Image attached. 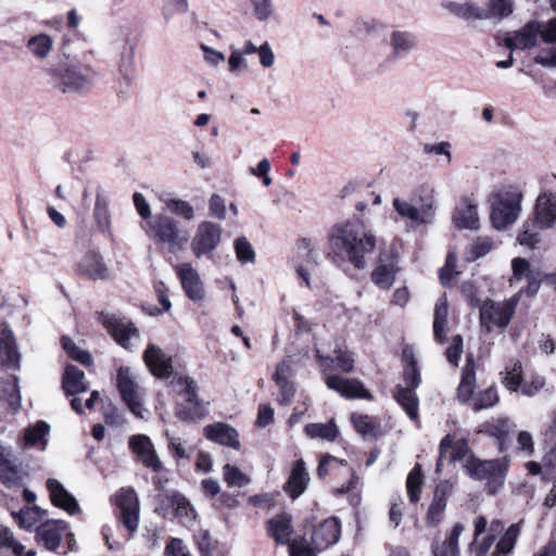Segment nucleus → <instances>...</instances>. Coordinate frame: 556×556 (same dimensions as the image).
Listing matches in <instances>:
<instances>
[{
	"mask_svg": "<svg viewBox=\"0 0 556 556\" xmlns=\"http://www.w3.org/2000/svg\"><path fill=\"white\" fill-rule=\"evenodd\" d=\"M328 241L334 257L356 269L367 266L366 257L377 247V237L371 227L358 217L332 226Z\"/></svg>",
	"mask_w": 556,
	"mask_h": 556,
	"instance_id": "obj_1",
	"label": "nucleus"
},
{
	"mask_svg": "<svg viewBox=\"0 0 556 556\" xmlns=\"http://www.w3.org/2000/svg\"><path fill=\"white\" fill-rule=\"evenodd\" d=\"M333 356L327 354L319 348H316V361L320 366L321 372L326 375L325 383L328 389L338 392L344 397L370 399V393L364 386L355 379L343 378L338 375H330L333 368L349 374L354 368V358L346 345L339 340L333 343Z\"/></svg>",
	"mask_w": 556,
	"mask_h": 556,
	"instance_id": "obj_2",
	"label": "nucleus"
},
{
	"mask_svg": "<svg viewBox=\"0 0 556 556\" xmlns=\"http://www.w3.org/2000/svg\"><path fill=\"white\" fill-rule=\"evenodd\" d=\"M392 204L395 212L414 226L431 225L435 220L437 200L432 187L420 186L414 191L410 201L394 198Z\"/></svg>",
	"mask_w": 556,
	"mask_h": 556,
	"instance_id": "obj_3",
	"label": "nucleus"
},
{
	"mask_svg": "<svg viewBox=\"0 0 556 556\" xmlns=\"http://www.w3.org/2000/svg\"><path fill=\"white\" fill-rule=\"evenodd\" d=\"M475 388L476 365L473 356L469 355L467 356L466 364L462 371V380L457 388L458 400L468 403L476 412L491 408L498 403L500 397L495 386H491L478 393H473Z\"/></svg>",
	"mask_w": 556,
	"mask_h": 556,
	"instance_id": "obj_4",
	"label": "nucleus"
},
{
	"mask_svg": "<svg viewBox=\"0 0 556 556\" xmlns=\"http://www.w3.org/2000/svg\"><path fill=\"white\" fill-rule=\"evenodd\" d=\"M53 85L64 93L83 92L91 86L96 73L91 66L78 60H67L64 66L53 71Z\"/></svg>",
	"mask_w": 556,
	"mask_h": 556,
	"instance_id": "obj_5",
	"label": "nucleus"
},
{
	"mask_svg": "<svg viewBox=\"0 0 556 556\" xmlns=\"http://www.w3.org/2000/svg\"><path fill=\"white\" fill-rule=\"evenodd\" d=\"M141 227L151 240L167 245L174 253L188 242V236L181 232L178 222L168 215L157 214Z\"/></svg>",
	"mask_w": 556,
	"mask_h": 556,
	"instance_id": "obj_6",
	"label": "nucleus"
},
{
	"mask_svg": "<svg viewBox=\"0 0 556 556\" xmlns=\"http://www.w3.org/2000/svg\"><path fill=\"white\" fill-rule=\"evenodd\" d=\"M522 193L518 187L502 189L492 202L490 219L494 228L501 230L511 225L521 211Z\"/></svg>",
	"mask_w": 556,
	"mask_h": 556,
	"instance_id": "obj_7",
	"label": "nucleus"
},
{
	"mask_svg": "<svg viewBox=\"0 0 556 556\" xmlns=\"http://www.w3.org/2000/svg\"><path fill=\"white\" fill-rule=\"evenodd\" d=\"M465 467L471 478L486 481V489L490 494H496L505 483L508 460L505 457L503 459L481 460L470 456L467 458Z\"/></svg>",
	"mask_w": 556,
	"mask_h": 556,
	"instance_id": "obj_8",
	"label": "nucleus"
},
{
	"mask_svg": "<svg viewBox=\"0 0 556 556\" xmlns=\"http://www.w3.org/2000/svg\"><path fill=\"white\" fill-rule=\"evenodd\" d=\"M518 302V295L503 301H483L479 314L481 328L486 332H492L494 329L504 330L509 325Z\"/></svg>",
	"mask_w": 556,
	"mask_h": 556,
	"instance_id": "obj_9",
	"label": "nucleus"
},
{
	"mask_svg": "<svg viewBox=\"0 0 556 556\" xmlns=\"http://www.w3.org/2000/svg\"><path fill=\"white\" fill-rule=\"evenodd\" d=\"M116 384L121 396L131 413L143 417V392L137 381L136 375L128 367H119L116 375Z\"/></svg>",
	"mask_w": 556,
	"mask_h": 556,
	"instance_id": "obj_10",
	"label": "nucleus"
},
{
	"mask_svg": "<svg viewBox=\"0 0 556 556\" xmlns=\"http://www.w3.org/2000/svg\"><path fill=\"white\" fill-rule=\"evenodd\" d=\"M180 387L179 395L181 401L177 404V416L181 420H192L203 414L202 404L197 394V384L192 378L180 377L178 379Z\"/></svg>",
	"mask_w": 556,
	"mask_h": 556,
	"instance_id": "obj_11",
	"label": "nucleus"
},
{
	"mask_svg": "<svg viewBox=\"0 0 556 556\" xmlns=\"http://www.w3.org/2000/svg\"><path fill=\"white\" fill-rule=\"evenodd\" d=\"M114 501L119 509L121 522L132 534L138 529L140 510L136 491L132 488H122L115 494Z\"/></svg>",
	"mask_w": 556,
	"mask_h": 556,
	"instance_id": "obj_12",
	"label": "nucleus"
},
{
	"mask_svg": "<svg viewBox=\"0 0 556 556\" xmlns=\"http://www.w3.org/2000/svg\"><path fill=\"white\" fill-rule=\"evenodd\" d=\"M220 239V225L210 220L201 222L191 241V250L200 258L203 255L211 254L218 247Z\"/></svg>",
	"mask_w": 556,
	"mask_h": 556,
	"instance_id": "obj_13",
	"label": "nucleus"
},
{
	"mask_svg": "<svg viewBox=\"0 0 556 556\" xmlns=\"http://www.w3.org/2000/svg\"><path fill=\"white\" fill-rule=\"evenodd\" d=\"M101 320L112 338L125 349H131L139 333L136 327L127 320L112 314H102Z\"/></svg>",
	"mask_w": 556,
	"mask_h": 556,
	"instance_id": "obj_14",
	"label": "nucleus"
},
{
	"mask_svg": "<svg viewBox=\"0 0 556 556\" xmlns=\"http://www.w3.org/2000/svg\"><path fill=\"white\" fill-rule=\"evenodd\" d=\"M129 447L138 459L154 472L162 470V462L160 460L154 445L150 438L146 434H135L129 438Z\"/></svg>",
	"mask_w": 556,
	"mask_h": 556,
	"instance_id": "obj_15",
	"label": "nucleus"
},
{
	"mask_svg": "<svg viewBox=\"0 0 556 556\" xmlns=\"http://www.w3.org/2000/svg\"><path fill=\"white\" fill-rule=\"evenodd\" d=\"M541 31V23L530 21L519 30L510 33L504 40L505 46L511 51L516 49H530L538 45V37Z\"/></svg>",
	"mask_w": 556,
	"mask_h": 556,
	"instance_id": "obj_16",
	"label": "nucleus"
},
{
	"mask_svg": "<svg viewBox=\"0 0 556 556\" xmlns=\"http://www.w3.org/2000/svg\"><path fill=\"white\" fill-rule=\"evenodd\" d=\"M399 271L396 255L380 254L378 265L371 273V281L380 289L388 290L395 282V275Z\"/></svg>",
	"mask_w": 556,
	"mask_h": 556,
	"instance_id": "obj_17",
	"label": "nucleus"
},
{
	"mask_svg": "<svg viewBox=\"0 0 556 556\" xmlns=\"http://www.w3.org/2000/svg\"><path fill=\"white\" fill-rule=\"evenodd\" d=\"M68 531V525L63 520H48L36 531V540L49 551H56L62 536Z\"/></svg>",
	"mask_w": 556,
	"mask_h": 556,
	"instance_id": "obj_18",
	"label": "nucleus"
},
{
	"mask_svg": "<svg viewBox=\"0 0 556 556\" xmlns=\"http://www.w3.org/2000/svg\"><path fill=\"white\" fill-rule=\"evenodd\" d=\"M556 224V197L544 192L536 199L534 207V225L539 229H551Z\"/></svg>",
	"mask_w": 556,
	"mask_h": 556,
	"instance_id": "obj_19",
	"label": "nucleus"
},
{
	"mask_svg": "<svg viewBox=\"0 0 556 556\" xmlns=\"http://www.w3.org/2000/svg\"><path fill=\"white\" fill-rule=\"evenodd\" d=\"M341 523L332 517L323 521L312 534V544L317 552H321L339 541Z\"/></svg>",
	"mask_w": 556,
	"mask_h": 556,
	"instance_id": "obj_20",
	"label": "nucleus"
},
{
	"mask_svg": "<svg viewBox=\"0 0 556 556\" xmlns=\"http://www.w3.org/2000/svg\"><path fill=\"white\" fill-rule=\"evenodd\" d=\"M453 493V484L445 480L441 481L434 489L433 500L428 508L427 523L429 526L439 525L445 514L446 503L450 495Z\"/></svg>",
	"mask_w": 556,
	"mask_h": 556,
	"instance_id": "obj_21",
	"label": "nucleus"
},
{
	"mask_svg": "<svg viewBox=\"0 0 556 556\" xmlns=\"http://www.w3.org/2000/svg\"><path fill=\"white\" fill-rule=\"evenodd\" d=\"M204 437L215 443L233 450L240 448L239 433L228 424L215 422L203 428Z\"/></svg>",
	"mask_w": 556,
	"mask_h": 556,
	"instance_id": "obj_22",
	"label": "nucleus"
},
{
	"mask_svg": "<svg viewBox=\"0 0 556 556\" xmlns=\"http://www.w3.org/2000/svg\"><path fill=\"white\" fill-rule=\"evenodd\" d=\"M143 358L154 376L168 377L173 371L172 357L152 343L147 346Z\"/></svg>",
	"mask_w": 556,
	"mask_h": 556,
	"instance_id": "obj_23",
	"label": "nucleus"
},
{
	"mask_svg": "<svg viewBox=\"0 0 556 556\" xmlns=\"http://www.w3.org/2000/svg\"><path fill=\"white\" fill-rule=\"evenodd\" d=\"M453 222L459 229L477 230L479 228L478 205L471 198H464L456 206Z\"/></svg>",
	"mask_w": 556,
	"mask_h": 556,
	"instance_id": "obj_24",
	"label": "nucleus"
},
{
	"mask_svg": "<svg viewBox=\"0 0 556 556\" xmlns=\"http://www.w3.org/2000/svg\"><path fill=\"white\" fill-rule=\"evenodd\" d=\"M47 488L50 494L51 502L54 506L62 508L70 515L79 513L80 507L76 498L64 488V485L56 479H49Z\"/></svg>",
	"mask_w": 556,
	"mask_h": 556,
	"instance_id": "obj_25",
	"label": "nucleus"
},
{
	"mask_svg": "<svg viewBox=\"0 0 556 556\" xmlns=\"http://www.w3.org/2000/svg\"><path fill=\"white\" fill-rule=\"evenodd\" d=\"M177 274L188 298L192 301H202L204 299L202 281L199 273L191 266V264H181L177 269Z\"/></svg>",
	"mask_w": 556,
	"mask_h": 556,
	"instance_id": "obj_26",
	"label": "nucleus"
},
{
	"mask_svg": "<svg viewBox=\"0 0 556 556\" xmlns=\"http://www.w3.org/2000/svg\"><path fill=\"white\" fill-rule=\"evenodd\" d=\"M417 37L408 30H393L389 37L390 55L393 59H404L417 48Z\"/></svg>",
	"mask_w": 556,
	"mask_h": 556,
	"instance_id": "obj_27",
	"label": "nucleus"
},
{
	"mask_svg": "<svg viewBox=\"0 0 556 556\" xmlns=\"http://www.w3.org/2000/svg\"><path fill=\"white\" fill-rule=\"evenodd\" d=\"M11 448L0 450V481L9 488L20 486L24 480L23 472L13 464Z\"/></svg>",
	"mask_w": 556,
	"mask_h": 556,
	"instance_id": "obj_28",
	"label": "nucleus"
},
{
	"mask_svg": "<svg viewBox=\"0 0 556 556\" xmlns=\"http://www.w3.org/2000/svg\"><path fill=\"white\" fill-rule=\"evenodd\" d=\"M308 481L309 476L305 468V463L303 459H298L292 467L288 481L285 483L283 490L292 498H296L306 490Z\"/></svg>",
	"mask_w": 556,
	"mask_h": 556,
	"instance_id": "obj_29",
	"label": "nucleus"
},
{
	"mask_svg": "<svg viewBox=\"0 0 556 556\" xmlns=\"http://www.w3.org/2000/svg\"><path fill=\"white\" fill-rule=\"evenodd\" d=\"M77 271L90 279H105L109 270L103 258L96 252H88L77 264Z\"/></svg>",
	"mask_w": 556,
	"mask_h": 556,
	"instance_id": "obj_30",
	"label": "nucleus"
},
{
	"mask_svg": "<svg viewBox=\"0 0 556 556\" xmlns=\"http://www.w3.org/2000/svg\"><path fill=\"white\" fill-rule=\"evenodd\" d=\"M267 531L278 544H289L293 534L292 518L288 514H280L267 522Z\"/></svg>",
	"mask_w": 556,
	"mask_h": 556,
	"instance_id": "obj_31",
	"label": "nucleus"
},
{
	"mask_svg": "<svg viewBox=\"0 0 556 556\" xmlns=\"http://www.w3.org/2000/svg\"><path fill=\"white\" fill-rule=\"evenodd\" d=\"M467 453V445L464 441L453 442L451 435H446L440 443V456L437 462V471L441 470L444 460L455 463L465 457Z\"/></svg>",
	"mask_w": 556,
	"mask_h": 556,
	"instance_id": "obj_32",
	"label": "nucleus"
},
{
	"mask_svg": "<svg viewBox=\"0 0 556 556\" xmlns=\"http://www.w3.org/2000/svg\"><path fill=\"white\" fill-rule=\"evenodd\" d=\"M18 363L20 354L13 334L10 330L3 329L0 332V366L16 368Z\"/></svg>",
	"mask_w": 556,
	"mask_h": 556,
	"instance_id": "obj_33",
	"label": "nucleus"
},
{
	"mask_svg": "<svg viewBox=\"0 0 556 556\" xmlns=\"http://www.w3.org/2000/svg\"><path fill=\"white\" fill-rule=\"evenodd\" d=\"M49 431L50 426L46 421H37L25 430L22 446L24 448L39 447L45 450Z\"/></svg>",
	"mask_w": 556,
	"mask_h": 556,
	"instance_id": "obj_34",
	"label": "nucleus"
},
{
	"mask_svg": "<svg viewBox=\"0 0 556 556\" xmlns=\"http://www.w3.org/2000/svg\"><path fill=\"white\" fill-rule=\"evenodd\" d=\"M465 528L462 523H456L452 528L450 534L439 545L433 546L434 556H460L459 538Z\"/></svg>",
	"mask_w": 556,
	"mask_h": 556,
	"instance_id": "obj_35",
	"label": "nucleus"
},
{
	"mask_svg": "<svg viewBox=\"0 0 556 556\" xmlns=\"http://www.w3.org/2000/svg\"><path fill=\"white\" fill-rule=\"evenodd\" d=\"M173 507V515L184 525L191 523L195 519V511L188 500L180 494L166 495L164 502Z\"/></svg>",
	"mask_w": 556,
	"mask_h": 556,
	"instance_id": "obj_36",
	"label": "nucleus"
},
{
	"mask_svg": "<svg viewBox=\"0 0 556 556\" xmlns=\"http://www.w3.org/2000/svg\"><path fill=\"white\" fill-rule=\"evenodd\" d=\"M54 41L46 33H40L27 40L26 47L30 54L39 61L46 60L53 50Z\"/></svg>",
	"mask_w": 556,
	"mask_h": 556,
	"instance_id": "obj_37",
	"label": "nucleus"
},
{
	"mask_svg": "<svg viewBox=\"0 0 556 556\" xmlns=\"http://www.w3.org/2000/svg\"><path fill=\"white\" fill-rule=\"evenodd\" d=\"M443 8L455 16L470 21V20H484V10L470 2H454L446 1L443 3Z\"/></svg>",
	"mask_w": 556,
	"mask_h": 556,
	"instance_id": "obj_38",
	"label": "nucleus"
},
{
	"mask_svg": "<svg viewBox=\"0 0 556 556\" xmlns=\"http://www.w3.org/2000/svg\"><path fill=\"white\" fill-rule=\"evenodd\" d=\"M502 383L510 392H516L522 386V364L518 359L508 362L501 371Z\"/></svg>",
	"mask_w": 556,
	"mask_h": 556,
	"instance_id": "obj_39",
	"label": "nucleus"
},
{
	"mask_svg": "<svg viewBox=\"0 0 556 556\" xmlns=\"http://www.w3.org/2000/svg\"><path fill=\"white\" fill-rule=\"evenodd\" d=\"M63 389L67 395L87 391L84 371L76 366H67L63 377Z\"/></svg>",
	"mask_w": 556,
	"mask_h": 556,
	"instance_id": "obj_40",
	"label": "nucleus"
},
{
	"mask_svg": "<svg viewBox=\"0 0 556 556\" xmlns=\"http://www.w3.org/2000/svg\"><path fill=\"white\" fill-rule=\"evenodd\" d=\"M93 219L102 232H110L111 215L109 210V199L102 191H98L96 195Z\"/></svg>",
	"mask_w": 556,
	"mask_h": 556,
	"instance_id": "obj_41",
	"label": "nucleus"
},
{
	"mask_svg": "<svg viewBox=\"0 0 556 556\" xmlns=\"http://www.w3.org/2000/svg\"><path fill=\"white\" fill-rule=\"evenodd\" d=\"M395 399L412 420L418 418V399L415 389L397 386Z\"/></svg>",
	"mask_w": 556,
	"mask_h": 556,
	"instance_id": "obj_42",
	"label": "nucleus"
},
{
	"mask_svg": "<svg viewBox=\"0 0 556 556\" xmlns=\"http://www.w3.org/2000/svg\"><path fill=\"white\" fill-rule=\"evenodd\" d=\"M521 531V522L513 523L500 538L495 545V553L498 556L511 555L515 544Z\"/></svg>",
	"mask_w": 556,
	"mask_h": 556,
	"instance_id": "obj_43",
	"label": "nucleus"
},
{
	"mask_svg": "<svg viewBox=\"0 0 556 556\" xmlns=\"http://www.w3.org/2000/svg\"><path fill=\"white\" fill-rule=\"evenodd\" d=\"M25 547L15 540L11 530L0 525V556H23Z\"/></svg>",
	"mask_w": 556,
	"mask_h": 556,
	"instance_id": "obj_44",
	"label": "nucleus"
},
{
	"mask_svg": "<svg viewBox=\"0 0 556 556\" xmlns=\"http://www.w3.org/2000/svg\"><path fill=\"white\" fill-rule=\"evenodd\" d=\"M448 314V304L445 296H441L434 307L433 333L438 342L442 343L445 336V326Z\"/></svg>",
	"mask_w": 556,
	"mask_h": 556,
	"instance_id": "obj_45",
	"label": "nucleus"
},
{
	"mask_svg": "<svg viewBox=\"0 0 556 556\" xmlns=\"http://www.w3.org/2000/svg\"><path fill=\"white\" fill-rule=\"evenodd\" d=\"M475 540H477L483 532L488 531V534L484 538H491L493 541L500 535L504 533V522L500 519H493L490 523H488L486 518L484 516H478L475 521Z\"/></svg>",
	"mask_w": 556,
	"mask_h": 556,
	"instance_id": "obj_46",
	"label": "nucleus"
},
{
	"mask_svg": "<svg viewBox=\"0 0 556 556\" xmlns=\"http://www.w3.org/2000/svg\"><path fill=\"white\" fill-rule=\"evenodd\" d=\"M305 432L313 439H323L327 441H334L339 434V429L334 421L327 424L316 422L305 426Z\"/></svg>",
	"mask_w": 556,
	"mask_h": 556,
	"instance_id": "obj_47",
	"label": "nucleus"
},
{
	"mask_svg": "<svg viewBox=\"0 0 556 556\" xmlns=\"http://www.w3.org/2000/svg\"><path fill=\"white\" fill-rule=\"evenodd\" d=\"M422 481L421 466L415 464L406 480L407 494L412 503H417L420 500Z\"/></svg>",
	"mask_w": 556,
	"mask_h": 556,
	"instance_id": "obj_48",
	"label": "nucleus"
},
{
	"mask_svg": "<svg viewBox=\"0 0 556 556\" xmlns=\"http://www.w3.org/2000/svg\"><path fill=\"white\" fill-rule=\"evenodd\" d=\"M514 10V2L511 0H490L488 9L484 10V20H503L508 17Z\"/></svg>",
	"mask_w": 556,
	"mask_h": 556,
	"instance_id": "obj_49",
	"label": "nucleus"
},
{
	"mask_svg": "<svg viewBox=\"0 0 556 556\" xmlns=\"http://www.w3.org/2000/svg\"><path fill=\"white\" fill-rule=\"evenodd\" d=\"M351 420L356 431L364 438H375L379 434V427L367 415L354 414Z\"/></svg>",
	"mask_w": 556,
	"mask_h": 556,
	"instance_id": "obj_50",
	"label": "nucleus"
},
{
	"mask_svg": "<svg viewBox=\"0 0 556 556\" xmlns=\"http://www.w3.org/2000/svg\"><path fill=\"white\" fill-rule=\"evenodd\" d=\"M223 475L229 486L243 488L251 482V478L242 472L237 466L226 464L223 468Z\"/></svg>",
	"mask_w": 556,
	"mask_h": 556,
	"instance_id": "obj_51",
	"label": "nucleus"
},
{
	"mask_svg": "<svg viewBox=\"0 0 556 556\" xmlns=\"http://www.w3.org/2000/svg\"><path fill=\"white\" fill-rule=\"evenodd\" d=\"M165 204L170 213L187 220H191L195 216L194 208L188 201L181 199H168L165 200Z\"/></svg>",
	"mask_w": 556,
	"mask_h": 556,
	"instance_id": "obj_52",
	"label": "nucleus"
},
{
	"mask_svg": "<svg viewBox=\"0 0 556 556\" xmlns=\"http://www.w3.org/2000/svg\"><path fill=\"white\" fill-rule=\"evenodd\" d=\"M236 256L240 263H255L256 254L245 237H240L233 243Z\"/></svg>",
	"mask_w": 556,
	"mask_h": 556,
	"instance_id": "obj_53",
	"label": "nucleus"
},
{
	"mask_svg": "<svg viewBox=\"0 0 556 556\" xmlns=\"http://www.w3.org/2000/svg\"><path fill=\"white\" fill-rule=\"evenodd\" d=\"M536 229L539 228L534 225V220L532 224L525 223L522 226V231L518 236L519 244L529 249H534L541 241L540 233L536 231Z\"/></svg>",
	"mask_w": 556,
	"mask_h": 556,
	"instance_id": "obj_54",
	"label": "nucleus"
},
{
	"mask_svg": "<svg viewBox=\"0 0 556 556\" xmlns=\"http://www.w3.org/2000/svg\"><path fill=\"white\" fill-rule=\"evenodd\" d=\"M276 386L279 389L278 402L281 405H289L295 394V384L293 380L285 378H274Z\"/></svg>",
	"mask_w": 556,
	"mask_h": 556,
	"instance_id": "obj_55",
	"label": "nucleus"
},
{
	"mask_svg": "<svg viewBox=\"0 0 556 556\" xmlns=\"http://www.w3.org/2000/svg\"><path fill=\"white\" fill-rule=\"evenodd\" d=\"M189 11L188 0H165L162 14L168 22L177 14H186Z\"/></svg>",
	"mask_w": 556,
	"mask_h": 556,
	"instance_id": "obj_56",
	"label": "nucleus"
},
{
	"mask_svg": "<svg viewBox=\"0 0 556 556\" xmlns=\"http://www.w3.org/2000/svg\"><path fill=\"white\" fill-rule=\"evenodd\" d=\"M165 437L167 439L168 451L176 460L189 458L185 442L179 437L172 434L169 431L165 432Z\"/></svg>",
	"mask_w": 556,
	"mask_h": 556,
	"instance_id": "obj_57",
	"label": "nucleus"
},
{
	"mask_svg": "<svg viewBox=\"0 0 556 556\" xmlns=\"http://www.w3.org/2000/svg\"><path fill=\"white\" fill-rule=\"evenodd\" d=\"M208 211L210 216L224 220L227 213L225 199L217 193L212 194L208 200Z\"/></svg>",
	"mask_w": 556,
	"mask_h": 556,
	"instance_id": "obj_58",
	"label": "nucleus"
},
{
	"mask_svg": "<svg viewBox=\"0 0 556 556\" xmlns=\"http://www.w3.org/2000/svg\"><path fill=\"white\" fill-rule=\"evenodd\" d=\"M493 248L492 239L488 237L478 238L470 247L471 256L469 260H477L486 255Z\"/></svg>",
	"mask_w": 556,
	"mask_h": 556,
	"instance_id": "obj_59",
	"label": "nucleus"
},
{
	"mask_svg": "<svg viewBox=\"0 0 556 556\" xmlns=\"http://www.w3.org/2000/svg\"><path fill=\"white\" fill-rule=\"evenodd\" d=\"M509 433V421L507 419L498 420L496 424L491 426V434L496 438L498 448L502 451L504 444L508 440Z\"/></svg>",
	"mask_w": 556,
	"mask_h": 556,
	"instance_id": "obj_60",
	"label": "nucleus"
},
{
	"mask_svg": "<svg viewBox=\"0 0 556 556\" xmlns=\"http://www.w3.org/2000/svg\"><path fill=\"white\" fill-rule=\"evenodd\" d=\"M463 354V338L456 334L452 339L451 345L446 349L445 355L450 364L457 366Z\"/></svg>",
	"mask_w": 556,
	"mask_h": 556,
	"instance_id": "obj_61",
	"label": "nucleus"
},
{
	"mask_svg": "<svg viewBox=\"0 0 556 556\" xmlns=\"http://www.w3.org/2000/svg\"><path fill=\"white\" fill-rule=\"evenodd\" d=\"M254 16L264 22L268 20L274 12L273 0H252Z\"/></svg>",
	"mask_w": 556,
	"mask_h": 556,
	"instance_id": "obj_62",
	"label": "nucleus"
},
{
	"mask_svg": "<svg viewBox=\"0 0 556 556\" xmlns=\"http://www.w3.org/2000/svg\"><path fill=\"white\" fill-rule=\"evenodd\" d=\"M545 378L543 376H532L531 379L521 386V393L526 396H535L544 387Z\"/></svg>",
	"mask_w": 556,
	"mask_h": 556,
	"instance_id": "obj_63",
	"label": "nucleus"
},
{
	"mask_svg": "<svg viewBox=\"0 0 556 556\" xmlns=\"http://www.w3.org/2000/svg\"><path fill=\"white\" fill-rule=\"evenodd\" d=\"M290 556H316L315 547H309L308 543L303 540H293L289 544Z\"/></svg>",
	"mask_w": 556,
	"mask_h": 556,
	"instance_id": "obj_64",
	"label": "nucleus"
}]
</instances>
